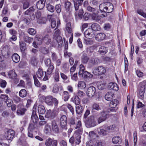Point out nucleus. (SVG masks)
<instances>
[{
	"label": "nucleus",
	"mask_w": 146,
	"mask_h": 146,
	"mask_svg": "<svg viewBox=\"0 0 146 146\" xmlns=\"http://www.w3.org/2000/svg\"><path fill=\"white\" fill-rule=\"evenodd\" d=\"M96 91V88L94 87L90 86L87 89L86 94L89 97L92 98L95 95Z\"/></svg>",
	"instance_id": "nucleus-6"
},
{
	"label": "nucleus",
	"mask_w": 146,
	"mask_h": 146,
	"mask_svg": "<svg viewBox=\"0 0 146 146\" xmlns=\"http://www.w3.org/2000/svg\"><path fill=\"white\" fill-rule=\"evenodd\" d=\"M113 8L112 4L109 2L103 3L99 6V9L101 11L108 13L111 12Z\"/></svg>",
	"instance_id": "nucleus-1"
},
{
	"label": "nucleus",
	"mask_w": 146,
	"mask_h": 146,
	"mask_svg": "<svg viewBox=\"0 0 146 146\" xmlns=\"http://www.w3.org/2000/svg\"><path fill=\"white\" fill-rule=\"evenodd\" d=\"M105 84L102 82H99L98 85V87L99 90H102L105 88Z\"/></svg>",
	"instance_id": "nucleus-50"
},
{
	"label": "nucleus",
	"mask_w": 146,
	"mask_h": 146,
	"mask_svg": "<svg viewBox=\"0 0 146 146\" xmlns=\"http://www.w3.org/2000/svg\"><path fill=\"white\" fill-rule=\"evenodd\" d=\"M12 59L13 62L15 63L18 62L20 60L19 56L17 53L13 54L12 57Z\"/></svg>",
	"instance_id": "nucleus-32"
},
{
	"label": "nucleus",
	"mask_w": 146,
	"mask_h": 146,
	"mask_svg": "<svg viewBox=\"0 0 146 146\" xmlns=\"http://www.w3.org/2000/svg\"><path fill=\"white\" fill-rule=\"evenodd\" d=\"M51 125L53 131L55 133H58L59 132V129L56 121L54 120L52 121Z\"/></svg>",
	"instance_id": "nucleus-12"
},
{
	"label": "nucleus",
	"mask_w": 146,
	"mask_h": 146,
	"mask_svg": "<svg viewBox=\"0 0 146 146\" xmlns=\"http://www.w3.org/2000/svg\"><path fill=\"white\" fill-rule=\"evenodd\" d=\"M104 125L103 126L98 129V133L100 135H106L107 132L108 131V130H107L103 127Z\"/></svg>",
	"instance_id": "nucleus-27"
},
{
	"label": "nucleus",
	"mask_w": 146,
	"mask_h": 146,
	"mask_svg": "<svg viewBox=\"0 0 146 146\" xmlns=\"http://www.w3.org/2000/svg\"><path fill=\"white\" fill-rule=\"evenodd\" d=\"M140 87L138 94V97L140 99L143 100L144 96V94L146 91V81H144L140 83Z\"/></svg>",
	"instance_id": "nucleus-2"
},
{
	"label": "nucleus",
	"mask_w": 146,
	"mask_h": 146,
	"mask_svg": "<svg viewBox=\"0 0 146 146\" xmlns=\"http://www.w3.org/2000/svg\"><path fill=\"white\" fill-rule=\"evenodd\" d=\"M112 141L113 143L119 144L121 142V139L120 137L116 136L113 137Z\"/></svg>",
	"instance_id": "nucleus-23"
},
{
	"label": "nucleus",
	"mask_w": 146,
	"mask_h": 146,
	"mask_svg": "<svg viewBox=\"0 0 146 146\" xmlns=\"http://www.w3.org/2000/svg\"><path fill=\"white\" fill-rule=\"evenodd\" d=\"M73 101L76 104L79 105L80 103V100L78 96H76L75 97L74 100H73Z\"/></svg>",
	"instance_id": "nucleus-55"
},
{
	"label": "nucleus",
	"mask_w": 146,
	"mask_h": 146,
	"mask_svg": "<svg viewBox=\"0 0 146 146\" xmlns=\"http://www.w3.org/2000/svg\"><path fill=\"white\" fill-rule=\"evenodd\" d=\"M36 75L38 78H40L43 76V72L42 70L39 68L36 73Z\"/></svg>",
	"instance_id": "nucleus-46"
},
{
	"label": "nucleus",
	"mask_w": 146,
	"mask_h": 146,
	"mask_svg": "<svg viewBox=\"0 0 146 146\" xmlns=\"http://www.w3.org/2000/svg\"><path fill=\"white\" fill-rule=\"evenodd\" d=\"M20 49L23 53H24L26 49L25 43L23 41L20 42Z\"/></svg>",
	"instance_id": "nucleus-37"
},
{
	"label": "nucleus",
	"mask_w": 146,
	"mask_h": 146,
	"mask_svg": "<svg viewBox=\"0 0 146 146\" xmlns=\"http://www.w3.org/2000/svg\"><path fill=\"white\" fill-rule=\"evenodd\" d=\"M92 31H99L100 29V25L97 23H94L92 24L91 26Z\"/></svg>",
	"instance_id": "nucleus-31"
},
{
	"label": "nucleus",
	"mask_w": 146,
	"mask_h": 146,
	"mask_svg": "<svg viewBox=\"0 0 146 146\" xmlns=\"http://www.w3.org/2000/svg\"><path fill=\"white\" fill-rule=\"evenodd\" d=\"M24 39L25 41L29 43H31L33 40V38L29 37V36L25 35L24 37Z\"/></svg>",
	"instance_id": "nucleus-47"
},
{
	"label": "nucleus",
	"mask_w": 146,
	"mask_h": 146,
	"mask_svg": "<svg viewBox=\"0 0 146 146\" xmlns=\"http://www.w3.org/2000/svg\"><path fill=\"white\" fill-rule=\"evenodd\" d=\"M46 19L45 17H42L37 20V22L39 24H44L46 22Z\"/></svg>",
	"instance_id": "nucleus-57"
},
{
	"label": "nucleus",
	"mask_w": 146,
	"mask_h": 146,
	"mask_svg": "<svg viewBox=\"0 0 146 146\" xmlns=\"http://www.w3.org/2000/svg\"><path fill=\"white\" fill-rule=\"evenodd\" d=\"M99 62V59L96 57L91 58L89 60L90 63L92 65L96 64Z\"/></svg>",
	"instance_id": "nucleus-33"
},
{
	"label": "nucleus",
	"mask_w": 146,
	"mask_h": 146,
	"mask_svg": "<svg viewBox=\"0 0 146 146\" xmlns=\"http://www.w3.org/2000/svg\"><path fill=\"white\" fill-rule=\"evenodd\" d=\"M35 84L36 86L39 87L40 86V82L36 77L35 76H33Z\"/></svg>",
	"instance_id": "nucleus-63"
},
{
	"label": "nucleus",
	"mask_w": 146,
	"mask_h": 146,
	"mask_svg": "<svg viewBox=\"0 0 146 146\" xmlns=\"http://www.w3.org/2000/svg\"><path fill=\"white\" fill-rule=\"evenodd\" d=\"M78 86L80 89H84L86 86V84L84 81H80L78 82Z\"/></svg>",
	"instance_id": "nucleus-40"
},
{
	"label": "nucleus",
	"mask_w": 146,
	"mask_h": 146,
	"mask_svg": "<svg viewBox=\"0 0 146 146\" xmlns=\"http://www.w3.org/2000/svg\"><path fill=\"white\" fill-rule=\"evenodd\" d=\"M108 88L117 91L119 90V87L117 84L115 83H110L108 85Z\"/></svg>",
	"instance_id": "nucleus-16"
},
{
	"label": "nucleus",
	"mask_w": 146,
	"mask_h": 146,
	"mask_svg": "<svg viewBox=\"0 0 146 146\" xmlns=\"http://www.w3.org/2000/svg\"><path fill=\"white\" fill-rule=\"evenodd\" d=\"M101 114V116L98 119L99 123H100L101 122L105 121L108 116V115L104 111L102 112Z\"/></svg>",
	"instance_id": "nucleus-10"
},
{
	"label": "nucleus",
	"mask_w": 146,
	"mask_h": 146,
	"mask_svg": "<svg viewBox=\"0 0 146 146\" xmlns=\"http://www.w3.org/2000/svg\"><path fill=\"white\" fill-rule=\"evenodd\" d=\"M17 113L18 115H23L25 113L26 109L24 108L22 105H19L17 106Z\"/></svg>",
	"instance_id": "nucleus-11"
},
{
	"label": "nucleus",
	"mask_w": 146,
	"mask_h": 146,
	"mask_svg": "<svg viewBox=\"0 0 146 146\" xmlns=\"http://www.w3.org/2000/svg\"><path fill=\"white\" fill-rule=\"evenodd\" d=\"M108 48L104 46H101L99 48V52L102 54H105L108 52Z\"/></svg>",
	"instance_id": "nucleus-29"
},
{
	"label": "nucleus",
	"mask_w": 146,
	"mask_h": 146,
	"mask_svg": "<svg viewBox=\"0 0 146 146\" xmlns=\"http://www.w3.org/2000/svg\"><path fill=\"white\" fill-rule=\"evenodd\" d=\"M84 35L85 37H88V36H89L90 37H92L94 34L92 29H88L85 31Z\"/></svg>",
	"instance_id": "nucleus-18"
},
{
	"label": "nucleus",
	"mask_w": 146,
	"mask_h": 146,
	"mask_svg": "<svg viewBox=\"0 0 146 146\" xmlns=\"http://www.w3.org/2000/svg\"><path fill=\"white\" fill-rule=\"evenodd\" d=\"M55 10L58 13L60 12L61 10V5L60 4H58L56 5L55 7Z\"/></svg>",
	"instance_id": "nucleus-62"
},
{
	"label": "nucleus",
	"mask_w": 146,
	"mask_h": 146,
	"mask_svg": "<svg viewBox=\"0 0 146 146\" xmlns=\"http://www.w3.org/2000/svg\"><path fill=\"white\" fill-rule=\"evenodd\" d=\"M84 121L86 126L88 127H93L96 125V123L95 121L94 117L91 116L89 117L88 120L84 119Z\"/></svg>",
	"instance_id": "nucleus-4"
},
{
	"label": "nucleus",
	"mask_w": 146,
	"mask_h": 146,
	"mask_svg": "<svg viewBox=\"0 0 146 146\" xmlns=\"http://www.w3.org/2000/svg\"><path fill=\"white\" fill-rule=\"evenodd\" d=\"M84 0H74L75 9L76 11L78 9L79 7L82 3Z\"/></svg>",
	"instance_id": "nucleus-14"
},
{
	"label": "nucleus",
	"mask_w": 146,
	"mask_h": 146,
	"mask_svg": "<svg viewBox=\"0 0 146 146\" xmlns=\"http://www.w3.org/2000/svg\"><path fill=\"white\" fill-rule=\"evenodd\" d=\"M91 109L92 110H96L98 111L100 109L99 105L96 103H94L92 106Z\"/></svg>",
	"instance_id": "nucleus-44"
},
{
	"label": "nucleus",
	"mask_w": 146,
	"mask_h": 146,
	"mask_svg": "<svg viewBox=\"0 0 146 146\" xmlns=\"http://www.w3.org/2000/svg\"><path fill=\"white\" fill-rule=\"evenodd\" d=\"M9 49V48L7 46H5L2 48L1 50L2 54L6 58L8 57L10 54Z\"/></svg>",
	"instance_id": "nucleus-9"
},
{
	"label": "nucleus",
	"mask_w": 146,
	"mask_h": 146,
	"mask_svg": "<svg viewBox=\"0 0 146 146\" xmlns=\"http://www.w3.org/2000/svg\"><path fill=\"white\" fill-rule=\"evenodd\" d=\"M38 119L37 116L36 115V114H32L31 116V123L33 124L34 126L35 127V125L38 121Z\"/></svg>",
	"instance_id": "nucleus-17"
},
{
	"label": "nucleus",
	"mask_w": 146,
	"mask_h": 146,
	"mask_svg": "<svg viewBox=\"0 0 146 146\" xmlns=\"http://www.w3.org/2000/svg\"><path fill=\"white\" fill-rule=\"evenodd\" d=\"M38 111L39 114H44L46 111V110L44 106L42 105H39L38 107Z\"/></svg>",
	"instance_id": "nucleus-26"
},
{
	"label": "nucleus",
	"mask_w": 146,
	"mask_h": 146,
	"mask_svg": "<svg viewBox=\"0 0 146 146\" xmlns=\"http://www.w3.org/2000/svg\"><path fill=\"white\" fill-rule=\"evenodd\" d=\"M44 6V2L42 0H40L38 1L36 4L37 8L40 10L43 9Z\"/></svg>",
	"instance_id": "nucleus-25"
},
{
	"label": "nucleus",
	"mask_w": 146,
	"mask_h": 146,
	"mask_svg": "<svg viewBox=\"0 0 146 146\" xmlns=\"http://www.w3.org/2000/svg\"><path fill=\"white\" fill-rule=\"evenodd\" d=\"M0 98L3 101L5 102L9 98L8 96L5 94H1L0 95Z\"/></svg>",
	"instance_id": "nucleus-53"
},
{
	"label": "nucleus",
	"mask_w": 146,
	"mask_h": 146,
	"mask_svg": "<svg viewBox=\"0 0 146 146\" xmlns=\"http://www.w3.org/2000/svg\"><path fill=\"white\" fill-rule=\"evenodd\" d=\"M71 79L74 81H77L78 80V77L77 76V73H71Z\"/></svg>",
	"instance_id": "nucleus-59"
},
{
	"label": "nucleus",
	"mask_w": 146,
	"mask_h": 146,
	"mask_svg": "<svg viewBox=\"0 0 146 146\" xmlns=\"http://www.w3.org/2000/svg\"><path fill=\"white\" fill-rule=\"evenodd\" d=\"M42 36L41 35H38L36 36L35 40L37 44L38 45H40L42 43Z\"/></svg>",
	"instance_id": "nucleus-30"
},
{
	"label": "nucleus",
	"mask_w": 146,
	"mask_h": 146,
	"mask_svg": "<svg viewBox=\"0 0 146 146\" xmlns=\"http://www.w3.org/2000/svg\"><path fill=\"white\" fill-rule=\"evenodd\" d=\"M103 127L106 130H108V131L110 130L113 131L117 129L116 126L114 125H112L110 126L104 125Z\"/></svg>",
	"instance_id": "nucleus-35"
},
{
	"label": "nucleus",
	"mask_w": 146,
	"mask_h": 146,
	"mask_svg": "<svg viewBox=\"0 0 146 146\" xmlns=\"http://www.w3.org/2000/svg\"><path fill=\"white\" fill-rule=\"evenodd\" d=\"M66 29L68 33H71L72 31L71 25L70 23H68L66 24Z\"/></svg>",
	"instance_id": "nucleus-45"
},
{
	"label": "nucleus",
	"mask_w": 146,
	"mask_h": 146,
	"mask_svg": "<svg viewBox=\"0 0 146 146\" xmlns=\"http://www.w3.org/2000/svg\"><path fill=\"white\" fill-rule=\"evenodd\" d=\"M29 0H24L23 5V7L24 9L28 8L29 6Z\"/></svg>",
	"instance_id": "nucleus-56"
},
{
	"label": "nucleus",
	"mask_w": 146,
	"mask_h": 146,
	"mask_svg": "<svg viewBox=\"0 0 146 146\" xmlns=\"http://www.w3.org/2000/svg\"><path fill=\"white\" fill-rule=\"evenodd\" d=\"M52 143V140L50 138L46 139L45 142V145L46 146H50Z\"/></svg>",
	"instance_id": "nucleus-60"
},
{
	"label": "nucleus",
	"mask_w": 146,
	"mask_h": 146,
	"mask_svg": "<svg viewBox=\"0 0 146 146\" xmlns=\"http://www.w3.org/2000/svg\"><path fill=\"white\" fill-rule=\"evenodd\" d=\"M92 71L94 74L99 76L104 74L106 72V70L103 66H99L93 69Z\"/></svg>",
	"instance_id": "nucleus-3"
},
{
	"label": "nucleus",
	"mask_w": 146,
	"mask_h": 146,
	"mask_svg": "<svg viewBox=\"0 0 146 146\" xmlns=\"http://www.w3.org/2000/svg\"><path fill=\"white\" fill-rule=\"evenodd\" d=\"M81 62L83 64H86L89 60V58L87 54L84 53L81 56Z\"/></svg>",
	"instance_id": "nucleus-22"
},
{
	"label": "nucleus",
	"mask_w": 146,
	"mask_h": 146,
	"mask_svg": "<svg viewBox=\"0 0 146 146\" xmlns=\"http://www.w3.org/2000/svg\"><path fill=\"white\" fill-rule=\"evenodd\" d=\"M118 103V100H113L110 102V106L111 108H115Z\"/></svg>",
	"instance_id": "nucleus-39"
},
{
	"label": "nucleus",
	"mask_w": 146,
	"mask_h": 146,
	"mask_svg": "<svg viewBox=\"0 0 146 146\" xmlns=\"http://www.w3.org/2000/svg\"><path fill=\"white\" fill-rule=\"evenodd\" d=\"M35 127L34 126L33 124L30 123L28 128V136L30 137H33V129Z\"/></svg>",
	"instance_id": "nucleus-13"
},
{
	"label": "nucleus",
	"mask_w": 146,
	"mask_h": 146,
	"mask_svg": "<svg viewBox=\"0 0 146 146\" xmlns=\"http://www.w3.org/2000/svg\"><path fill=\"white\" fill-rule=\"evenodd\" d=\"M137 13L142 16L144 18H146V13H144L143 11L141 9H138L137 11Z\"/></svg>",
	"instance_id": "nucleus-64"
},
{
	"label": "nucleus",
	"mask_w": 146,
	"mask_h": 146,
	"mask_svg": "<svg viewBox=\"0 0 146 146\" xmlns=\"http://www.w3.org/2000/svg\"><path fill=\"white\" fill-rule=\"evenodd\" d=\"M81 135L82 134H75V132L74 134V136L75 137V142L76 144H78L80 142V139L81 138Z\"/></svg>",
	"instance_id": "nucleus-38"
},
{
	"label": "nucleus",
	"mask_w": 146,
	"mask_h": 146,
	"mask_svg": "<svg viewBox=\"0 0 146 146\" xmlns=\"http://www.w3.org/2000/svg\"><path fill=\"white\" fill-rule=\"evenodd\" d=\"M54 80L55 82H58L59 81L60 77L58 73V69H56L53 76Z\"/></svg>",
	"instance_id": "nucleus-28"
},
{
	"label": "nucleus",
	"mask_w": 146,
	"mask_h": 146,
	"mask_svg": "<svg viewBox=\"0 0 146 146\" xmlns=\"http://www.w3.org/2000/svg\"><path fill=\"white\" fill-rule=\"evenodd\" d=\"M44 130L46 134L50 132L51 131V129L50 125L48 124H46L45 126Z\"/></svg>",
	"instance_id": "nucleus-54"
},
{
	"label": "nucleus",
	"mask_w": 146,
	"mask_h": 146,
	"mask_svg": "<svg viewBox=\"0 0 146 146\" xmlns=\"http://www.w3.org/2000/svg\"><path fill=\"white\" fill-rule=\"evenodd\" d=\"M60 125L61 127L64 129H67V118L66 116L64 115L61 114L60 117Z\"/></svg>",
	"instance_id": "nucleus-5"
},
{
	"label": "nucleus",
	"mask_w": 146,
	"mask_h": 146,
	"mask_svg": "<svg viewBox=\"0 0 146 146\" xmlns=\"http://www.w3.org/2000/svg\"><path fill=\"white\" fill-rule=\"evenodd\" d=\"M93 20L96 21H98L101 19V17L97 12L93 13L91 16Z\"/></svg>",
	"instance_id": "nucleus-24"
},
{
	"label": "nucleus",
	"mask_w": 146,
	"mask_h": 146,
	"mask_svg": "<svg viewBox=\"0 0 146 146\" xmlns=\"http://www.w3.org/2000/svg\"><path fill=\"white\" fill-rule=\"evenodd\" d=\"M84 44L87 45H92L93 43V41L92 39L88 37L84 38Z\"/></svg>",
	"instance_id": "nucleus-21"
},
{
	"label": "nucleus",
	"mask_w": 146,
	"mask_h": 146,
	"mask_svg": "<svg viewBox=\"0 0 146 146\" xmlns=\"http://www.w3.org/2000/svg\"><path fill=\"white\" fill-rule=\"evenodd\" d=\"M54 68L53 64H51V65L49 66L47 71V74H51Z\"/></svg>",
	"instance_id": "nucleus-49"
},
{
	"label": "nucleus",
	"mask_w": 146,
	"mask_h": 146,
	"mask_svg": "<svg viewBox=\"0 0 146 146\" xmlns=\"http://www.w3.org/2000/svg\"><path fill=\"white\" fill-rule=\"evenodd\" d=\"M15 133L14 131L11 129L9 130L5 133V137L7 140H11L14 137Z\"/></svg>",
	"instance_id": "nucleus-8"
},
{
	"label": "nucleus",
	"mask_w": 146,
	"mask_h": 146,
	"mask_svg": "<svg viewBox=\"0 0 146 146\" xmlns=\"http://www.w3.org/2000/svg\"><path fill=\"white\" fill-rule=\"evenodd\" d=\"M19 96L21 98H24L27 95V91L23 89L21 90L19 92Z\"/></svg>",
	"instance_id": "nucleus-41"
},
{
	"label": "nucleus",
	"mask_w": 146,
	"mask_h": 146,
	"mask_svg": "<svg viewBox=\"0 0 146 146\" xmlns=\"http://www.w3.org/2000/svg\"><path fill=\"white\" fill-rule=\"evenodd\" d=\"M83 110V108L80 105L76 107V111L77 113L80 114L82 113Z\"/></svg>",
	"instance_id": "nucleus-51"
},
{
	"label": "nucleus",
	"mask_w": 146,
	"mask_h": 146,
	"mask_svg": "<svg viewBox=\"0 0 146 146\" xmlns=\"http://www.w3.org/2000/svg\"><path fill=\"white\" fill-rule=\"evenodd\" d=\"M106 37L105 35L103 33H100L97 34L96 36V39L98 41H101L104 40Z\"/></svg>",
	"instance_id": "nucleus-20"
},
{
	"label": "nucleus",
	"mask_w": 146,
	"mask_h": 146,
	"mask_svg": "<svg viewBox=\"0 0 146 146\" xmlns=\"http://www.w3.org/2000/svg\"><path fill=\"white\" fill-rule=\"evenodd\" d=\"M8 76L10 78L12 79L17 77V75L14 70H10L8 72Z\"/></svg>",
	"instance_id": "nucleus-36"
},
{
	"label": "nucleus",
	"mask_w": 146,
	"mask_h": 146,
	"mask_svg": "<svg viewBox=\"0 0 146 146\" xmlns=\"http://www.w3.org/2000/svg\"><path fill=\"white\" fill-rule=\"evenodd\" d=\"M114 94L111 92H109L106 93L105 96V98L108 101L111 100L113 98Z\"/></svg>",
	"instance_id": "nucleus-19"
},
{
	"label": "nucleus",
	"mask_w": 146,
	"mask_h": 146,
	"mask_svg": "<svg viewBox=\"0 0 146 146\" xmlns=\"http://www.w3.org/2000/svg\"><path fill=\"white\" fill-rule=\"evenodd\" d=\"M75 129L77 130L75 131V134H82L83 132V128L81 121L80 120H78L77 122L76 126L74 127Z\"/></svg>",
	"instance_id": "nucleus-7"
},
{
	"label": "nucleus",
	"mask_w": 146,
	"mask_h": 146,
	"mask_svg": "<svg viewBox=\"0 0 146 146\" xmlns=\"http://www.w3.org/2000/svg\"><path fill=\"white\" fill-rule=\"evenodd\" d=\"M45 117L47 118H53L54 117V114L51 110H49L47 111Z\"/></svg>",
	"instance_id": "nucleus-34"
},
{
	"label": "nucleus",
	"mask_w": 146,
	"mask_h": 146,
	"mask_svg": "<svg viewBox=\"0 0 146 146\" xmlns=\"http://www.w3.org/2000/svg\"><path fill=\"white\" fill-rule=\"evenodd\" d=\"M40 51L42 53L44 54H47L49 52L48 50L46 48L43 47H40Z\"/></svg>",
	"instance_id": "nucleus-48"
},
{
	"label": "nucleus",
	"mask_w": 146,
	"mask_h": 146,
	"mask_svg": "<svg viewBox=\"0 0 146 146\" xmlns=\"http://www.w3.org/2000/svg\"><path fill=\"white\" fill-rule=\"evenodd\" d=\"M53 97L51 96H48L46 97L45 99V103L49 106H52L53 105Z\"/></svg>",
	"instance_id": "nucleus-15"
},
{
	"label": "nucleus",
	"mask_w": 146,
	"mask_h": 146,
	"mask_svg": "<svg viewBox=\"0 0 146 146\" xmlns=\"http://www.w3.org/2000/svg\"><path fill=\"white\" fill-rule=\"evenodd\" d=\"M59 88L57 84H55L53 88L52 92L54 93H57L58 91Z\"/></svg>",
	"instance_id": "nucleus-61"
},
{
	"label": "nucleus",
	"mask_w": 146,
	"mask_h": 146,
	"mask_svg": "<svg viewBox=\"0 0 146 146\" xmlns=\"http://www.w3.org/2000/svg\"><path fill=\"white\" fill-rule=\"evenodd\" d=\"M43 41L47 44H49L51 42V39L48 35L45 36L43 38Z\"/></svg>",
	"instance_id": "nucleus-42"
},
{
	"label": "nucleus",
	"mask_w": 146,
	"mask_h": 146,
	"mask_svg": "<svg viewBox=\"0 0 146 146\" xmlns=\"http://www.w3.org/2000/svg\"><path fill=\"white\" fill-rule=\"evenodd\" d=\"M62 96L64 98V101H66L69 99L70 95L67 91H65L63 92Z\"/></svg>",
	"instance_id": "nucleus-43"
},
{
	"label": "nucleus",
	"mask_w": 146,
	"mask_h": 146,
	"mask_svg": "<svg viewBox=\"0 0 146 146\" xmlns=\"http://www.w3.org/2000/svg\"><path fill=\"white\" fill-rule=\"evenodd\" d=\"M46 7L48 10L51 12H53L54 11V7L50 4L47 5Z\"/></svg>",
	"instance_id": "nucleus-58"
},
{
	"label": "nucleus",
	"mask_w": 146,
	"mask_h": 146,
	"mask_svg": "<svg viewBox=\"0 0 146 146\" xmlns=\"http://www.w3.org/2000/svg\"><path fill=\"white\" fill-rule=\"evenodd\" d=\"M79 74L80 75H82L84 72L85 67L82 64H81L79 66Z\"/></svg>",
	"instance_id": "nucleus-52"
}]
</instances>
